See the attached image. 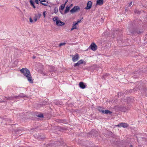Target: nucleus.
I'll use <instances>...</instances> for the list:
<instances>
[{
  "instance_id": "f257e3e1",
  "label": "nucleus",
  "mask_w": 147,
  "mask_h": 147,
  "mask_svg": "<svg viewBox=\"0 0 147 147\" xmlns=\"http://www.w3.org/2000/svg\"><path fill=\"white\" fill-rule=\"evenodd\" d=\"M128 30L132 35H137L142 33L143 30L142 29L135 28L132 24H130L127 28Z\"/></svg>"
},
{
  "instance_id": "f03ea898",
  "label": "nucleus",
  "mask_w": 147,
  "mask_h": 147,
  "mask_svg": "<svg viewBox=\"0 0 147 147\" xmlns=\"http://www.w3.org/2000/svg\"><path fill=\"white\" fill-rule=\"evenodd\" d=\"M20 71L27 78L28 80L30 83H33V82L32 79L30 71L28 69L26 68H23L20 69Z\"/></svg>"
},
{
  "instance_id": "7ed1b4c3",
  "label": "nucleus",
  "mask_w": 147,
  "mask_h": 147,
  "mask_svg": "<svg viewBox=\"0 0 147 147\" xmlns=\"http://www.w3.org/2000/svg\"><path fill=\"white\" fill-rule=\"evenodd\" d=\"M121 105L119 107V110L122 111L123 112H126L128 109H129V108L128 107H127L126 106L125 103H124L123 101H121V103H120Z\"/></svg>"
},
{
  "instance_id": "20e7f679",
  "label": "nucleus",
  "mask_w": 147,
  "mask_h": 147,
  "mask_svg": "<svg viewBox=\"0 0 147 147\" xmlns=\"http://www.w3.org/2000/svg\"><path fill=\"white\" fill-rule=\"evenodd\" d=\"M133 98L132 97H128L126 99H124L122 100V101L125 104H128L129 105H130L133 101Z\"/></svg>"
},
{
  "instance_id": "39448f33",
  "label": "nucleus",
  "mask_w": 147,
  "mask_h": 147,
  "mask_svg": "<svg viewBox=\"0 0 147 147\" xmlns=\"http://www.w3.org/2000/svg\"><path fill=\"white\" fill-rule=\"evenodd\" d=\"M98 135V131L95 130L93 129L89 132L87 134L88 137H90V136H92L93 135V136L96 137Z\"/></svg>"
},
{
  "instance_id": "423d86ee",
  "label": "nucleus",
  "mask_w": 147,
  "mask_h": 147,
  "mask_svg": "<svg viewBox=\"0 0 147 147\" xmlns=\"http://www.w3.org/2000/svg\"><path fill=\"white\" fill-rule=\"evenodd\" d=\"M80 9V7L78 6H75L74 7L71 9L70 12L71 13H74L75 12L79 11Z\"/></svg>"
},
{
  "instance_id": "0eeeda50",
  "label": "nucleus",
  "mask_w": 147,
  "mask_h": 147,
  "mask_svg": "<svg viewBox=\"0 0 147 147\" xmlns=\"http://www.w3.org/2000/svg\"><path fill=\"white\" fill-rule=\"evenodd\" d=\"M91 50L93 51H96L97 49V46L96 44L94 42L92 43L90 46Z\"/></svg>"
},
{
  "instance_id": "6e6552de",
  "label": "nucleus",
  "mask_w": 147,
  "mask_h": 147,
  "mask_svg": "<svg viewBox=\"0 0 147 147\" xmlns=\"http://www.w3.org/2000/svg\"><path fill=\"white\" fill-rule=\"evenodd\" d=\"M118 127H123L124 128L127 127L128 126V125L127 123H121L117 125Z\"/></svg>"
},
{
  "instance_id": "1a4fd4ad",
  "label": "nucleus",
  "mask_w": 147,
  "mask_h": 147,
  "mask_svg": "<svg viewBox=\"0 0 147 147\" xmlns=\"http://www.w3.org/2000/svg\"><path fill=\"white\" fill-rule=\"evenodd\" d=\"M92 2L91 1H88L87 3L86 7L85 8L86 9H89L92 7Z\"/></svg>"
},
{
  "instance_id": "9d476101",
  "label": "nucleus",
  "mask_w": 147,
  "mask_h": 147,
  "mask_svg": "<svg viewBox=\"0 0 147 147\" xmlns=\"http://www.w3.org/2000/svg\"><path fill=\"white\" fill-rule=\"evenodd\" d=\"M79 55L78 53H76L75 56H73L72 58V61L75 62L78 60L79 58Z\"/></svg>"
},
{
  "instance_id": "9b49d317",
  "label": "nucleus",
  "mask_w": 147,
  "mask_h": 147,
  "mask_svg": "<svg viewBox=\"0 0 147 147\" xmlns=\"http://www.w3.org/2000/svg\"><path fill=\"white\" fill-rule=\"evenodd\" d=\"M79 86L82 89H84L86 87V85L83 82H80L79 84Z\"/></svg>"
},
{
  "instance_id": "f8f14e48",
  "label": "nucleus",
  "mask_w": 147,
  "mask_h": 147,
  "mask_svg": "<svg viewBox=\"0 0 147 147\" xmlns=\"http://www.w3.org/2000/svg\"><path fill=\"white\" fill-rule=\"evenodd\" d=\"M56 25L58 26H62L65 24V23L61 22L60 20L56 22Z\"/></svg>"
},
{
  "instance_id": "ddd939ff",
  "label": "nucleus",
  "mask_w": 147,
  "mask_h": 147,
  "mask_svg": "<svg viewBox=\"0 0 147 147\" xmlns=\"http://www.w3.org/2000/svg\"><path fill=\"white\" fill-rule=\"evenodd\" d=\"M36 136L37 138L40 140H43L45 138V136L43 134L39 135L38 136L36 135ZM35 137H36V136Z\"/></svg>"
},
{
  "instance_id": "4468645a",
  "label": "nucleus",
  "mask_w": 147,
  "mask_h": 147,
  "mask_svg": "<svg viewBox=\"0 0 147 147\" xmlns=\"http://www.w3.org/2000/svg\"><path fill=\"white\" fill-rule=\"evenodd\" d=\"M56 143H50L47 144L46 147H56L57 145Z\"/></svg>"
},
{
  "instance_id": "2eb2a0df",
  "label": "nucleus",
  "mask_w": 147,
  "mask_h": 147,
  "mask_svg": "<svg viewBox=\"0 0 147 147\" xmlns=\"http://www.w3.org/2000/svg\"><path fill=\"white\" fill-rule=\"evenodd\" d=\"M11 120L7 118L4 119H2V123L3 122L4 123H9Z\"/></svg>"
},
{
  "instance_id": "dca6fc26",
  "label": "nucleus",
  "mask_w": 147,
  "mask_h": 147,
  "mask_svg": "<svg viewBox=\"0 0 147 147\" xmlns=\"http://www.w3.org/2000/svg\"><path fill=\"white\" fill-rule=\"evenodd\" d=\"M103 3V0H97L96 1V5H102Z\"/></svg>"
},
{
  "instance_id": "f3484780",
  "label": "nucleus",
  "mask_w": 147,
  "mask_h": 147,
  "mask_svg": "<svg viewBox=\"0 0 147 147\" xmlns=\"http://www.w3.org/2000/svg\"><path fill=\"white\" fill-rule=\"evenodd\" d=\"M73 24L72 28L71 29V30L72 31L74 29L77 28L76 25H77V24L75 23V22H73Z\"/></svg>"
},
{
  "instance_id": "a211bd4d",
  "label": "nucleus",
  "mask_w": 147,
  "mask_h": 147,
  "mask_svg": "<svg viewBox=\"0 0 147 147\" xmlns=\"http://www.w3.org/2000/svg\"><path fill=\"white\" fill-rule=\"evenodd\" d=\"M69 7H68V6H67L66 7V9L64 13V14H65V13H67L69 11ZM60 11L61 13H62H62V12L60 10Z\"/></svg>"
},
{
  "instance_id": "6ab92c4d",
  "label": "nucleus",
  "mask_w": 147,
  "mask_h": 147,
  "mask_svg": "<svg viewBox=\"0 0 147 147\" xmlns=\"http://www.w3.org/2000/svg\"><path fill=\"white\" fill-rule=\"evenodd\" d=\"M112 113V112L110 111L109 110H104V112H103L102 113L103 114H111Z\"/></svg>"
},
{
  "instance_id": "aec40b11",
  "label": "nucleus",
  "mask_w": 147,
  "mask_h": 147,
  "mask_svg": "<svg viewBox=\"0 0 147 147\" xmlns=\"http://www.w3.org/2000/svg\"><path fill=\"white\" fill-rule=\"evenodd\" d=\"M30 3L31 5L32 6V7L34 8H36L35 6L34 5V2L32 0H30Z\"/></svg>"
},
{
  "instance_id": "412c9836",
  "label": "nucleus",
  "mask_w": 147,
  "mask_h": 147,
  "mask_svg": "<svg viewBox=\"0 0 147 147\" xmlns=\"http://www.w3.org/2000/svg\"><path fill=\"white\" fill-rule=\"evenodd\" d=\"M39 1H40V4L44 6H47L48 5L46 4L43 3L42 2H46V0H38Z\"/></svg>"
},
{
  "instance_id": "4be33fe9",
  "label": "nucleus",
  "mask_w": 147,
  "mask_h": 147,
  "mask_svg": "<svg viewBox=\"0 0 147 147\" xmlns=\"http://www.w3.org/2000/svg\"><path fill=\"white\" fill-rule=\"evenodd\" d=\"M5 97L7 100H13L14 99V97L13 96H11L10 97L6 96Z\"/></svg>"
},
{
  "instance_id": "5701e85b",
  "label": "nucleus",
  "mask_w": 147,
  "mask_h": 147,
  "mask_svg": "<svg viewBox=\"0 0 147 147\" xmlns=\"http://www.w3.org/2000/svg\"><path fill=\"white\" fill-rule=\"evenodd\" d=\"M18 96H20L21 98H23V97L28 98V97L26 95H24V94L22 93V94H19L18 95Z\"/></svg>"
},
{
  "instance_id": "b1692460",
  "label": "nucleus",
  "mask_w": 147,
  "mask_h": 147,
  "mask_svg": "<svg viewBox=\"0 0 147 147\" xmlns=\"http://www.w3.org/2000/svg\"><path fill=\"white\" fill-rule=\"evenodd\" d=\"M98 111L101 112L102 113L103 112H104V110H103L102 108L100 107H98Z\"/></svg>"
},
{
  "instance_id": "393cba45",
  "label": "nucleus",
  "mask_w": 147,
  "mask_h": 147,
  "mask_svg": "<svg viewBox=\"0 0 147 147\" xmlns=\"http://www.w3.org/2000/svg\"><path fill=\"white\" fill-rule=\"evenodd\" d=\"M65 4H62L61 5V9L60 10H63L64 8Z\"/></svg>"
},
{
  "instance_id": "a878e982",
  "label": "nucleus",
  "mask_w": 147,
  "mask_h": 147,
  "mask_svg": "<svg viewBox=\"0 0 147 147\" xmlns=\"http://www.w3.org/2000/svg\"><path fill=\"white\" fill-rule=\"evenodd\" d=\"M37 116L38 117L40 118H43L44 117L42 113L38 114L37 115Z\"/></svg>"
},
{
  "instance_id": "bb28decb",
  "label": "nucleus",
  "mask_w": 147,
  "mask_h": 147,
  "mask_svg": "<svg viewBox=\"0 0 147 147\" xmlns=\"http://www.w3.org/2000/svg\"><path fill=\"white\" fill-rule=\"evenodd\" d=\"M58 19V18L57 17H55L53 18V20L54 21H55L56 22L57 21H58V20H59Z\"/></svg>"
},
{
  "instance_id": "cd10ccee",
  "label": "nucleus",
  "mask_w": 147,
  "mask_h": 147,
  "mask_svg": "<svg viewBox=\"0 0 147 147\" xmlns=\"http://www.w3.org/2000/svg\"><path fill=\"white\" fill-rule=\"evenodd\" d=\"M54 13H57L58 12V9L57 7H55L54 9Z\"/></svg>"
},
{
  "instance_id": "c85d7f7f",
  "label": "nucleus",
  "mask_w": 147,
  "mask_h": 147,
  "mask_svg": "<svg viewBox=\"0 0 147 147\" xmlns=\"http://www.w3.org/2000/svg\"><path fill=\"white\" fill-rule=\"evenodd\" d=\"M78 62L80 65L83 63L84 62V60L82 59H81Z\"/></svg>"
},
{
  "instance_id": "c756f323",
  "label": "nucleus",
  "mask_w": 147,
  "mask_h": 147,
  "mask_svg": "<svg viewBox=\"0 0 147 147\" xmlns=\"http://www.w3.org/2000/svg\"><path fill=\"white\" fill-rule=\"evenodd\" d=\"M134 12L135 13H137L138 14H140V12L137 9H135L134 11Z\"/></svg>"
},
{
  "instance_id": "7c9ffc66",
  "label": "nucleus",
  "mask_w": 147,
  "mask_h": 147,
  "mask_svg": "<svg viewBox=\"0 0 147 147\" xmlns=\"http://www.w3.org/2000/svg\"><path fill=\"white\" fill-rule=\"evenodd\" d=\"M66 43L65 42L60 43L59 45V47H61L63 45H65Z\"/></svg>"
},
{
  "instance_id": "2f4dec72",
  "label": "nucleus",
  "mask_w": 147,
  "mask_h": 147,
  "mask_svg": "<svg viewBox=\"0 0 147 147\" xmlns=\"http://www.w3.org/2000/svg\"><path fill=\"white\" fill-rule=\"evenodd\" d=\"M80 64H79V63L78 62L76 63H75L74 65V67H76V66H78Z\"/></svg>"
},
{
  "instance_id": "473e14b6",
  "label": "nucleus",
  "mask_w": 147,
  "mask_h": 147,
  "mask_svg": "<svg viewBox=\"0 0 147 147\" xmlns=\"http://www.w3.org/2000/svg\"><path fill=\"white\" fill-rule=\"evenodd\" d=\"M140 88L139 87V88H135L134 89H132V90H131V92H132V91H135V90H140Z\"/></svg>"
},
{
  "instance_id": "72a5a7b5",
  "label": "nucleus",
  "mask_w": 147,
  "mask_h": 147,
  "mask_svg": "<svg viewBox=\"0 0 147 147\" xmlns=\"http://www.w3.org/2000/svg\"><path fill=\"white\" fill-rule=\"evenodd\" d=\"M62 104V103L61 102H57L55 103V104L57 105H61Z\"/></svg>"
},
{
  "instance_id": "f704fd0d",
  "label": "nucleus",
  "mask_w": 147,
  "mask_h": 147,
  "mask_svg": "<svg viewBox=\"0 0 147 147\" xmlns=\"http://www.w3.org/2000/svg\"><path fill=\"white\" fill-rule=\"evenodd\" d=\"M47 14V12L46 11H45L43 12V15L44 17H45L46 14Z\"/></svg>"
},
{
  "instance_id": "c9c22d12",
  "label": "nucleus",
  "mask_w": 147,
  "mask_h": 147,
  "mask_svg": "<svg viewBox=\"0 0 147 147\" xmlns=\"http://www.w3.org/2000/svg\"><path fill=\"white\" fill-rule=\"evenodd\" d=\"M81 22V20H79L78 19V20L77 21V22H75V23L77 24H78V23L80 22Z\"/></svg>"
},
{
  "instance_id": "e433bc0d",
  "label": "nucleus",
  "mask_w": 147,
  "mask_h": 147,
  "mask_svg": "<svg viewBox=\"0 0 147 147\" xmlns=\"http://www.w3.org/2000/svg\"><path fill=\"white\" fill-rule=\"evenodd\" d=\"M41 16V14H40L39 13L37 16H38V18H40V17Z\"/></svg>"
},
{
  "instance_id": "4c0bfd02",
  "label": "nucleus",
  "mask_w": 147,
  "mask_h": 147,
  "mask_svg": "<svg viewBox=\"0 0 147 147\" xmlns=\"http://www.w3.org/2000/svg\"><path fill=\"white\" fill-rule=\"evenodd\" d=\"M30 22H33V20L31 18H30Z\"/></svg>"
},
{
  "instance_id": "58836bf2",
  "label": "nucleus",
  "mask_w": 147,
  "mask_h": 147,
  "mask_svg": "<svg viewBox=\"0 0 147 147\" xmlns=\"http://www.w3.org/2000/svg\"><path fill=\"white\" fill-rule=\"evenodd\" d=\"M36 18L34 19V21L35 22H36L37 20V18H38V16H35Z\"/></svg>"
},
{
  "instance_id": "ea45409f",
  "label": "nucleus",
  "mask_w": 147,
  "mask_h": 147,
  "mask_svg": "<svg viewBox=\"0 0 147 147\" xmlns=\"http://www.w3.org/2000/svg\"><path fill=\"white\" fill-rule=\"evenodd\" d=\"M21 130L20 129H17L15 131L16 133H17V132H19V131H20Z\"/></svg>"
},
{
  "instance_id": "a19ab883",
  "label": "nucleus",
  "mask_w": 147,
  "mask_h": 147,
  "mask_svg": "<svg viewBox=\"0 0 147 147\" xmlns=\"http://www.w3.org/2000/svg\"><path fill=\"white\" fill-rule=\"evenodd\" d=\"M35 2L37 4H39V2L38 1V0H35Z\"/></svg>"
},
{
  "instance_id": "79ce46f5",
  "label": "nucleus",
  "mask_w": 147,
  "mask_h": 147,
  "mask_svg": "<svg viewBox=\"0 0 147 147\" xmlns=\"http://www.w3.org/2000/svg\"><path fill=\"white\" fill-rule=\"evenodd\" d=\"M13 96L14 97V98H17L18 97H19V96Z\"/></svg>"
},
{
  "instance_id": "37998d69",
  "label": "nucleus",
  "mask_w": 147,
  "mask_h": 147,
  "mask_svg": "<svg viewBox=\"0 0 147 147\" xmlns=\"http://www.w3.org/2000/svg\"><path fill=\"white\" fill-rule=\"evenodd\" d=\"M132 2H130L129 4V6L130 7L132 4Z\"/></svg>"
},
{
  "instance_id": "c03bdc74",
  "label": "nucleus",
  "mask_w": 147,
  "mask_h": 147,
  "mask_svg": "<svg viewBox=\"0 0 147 147\" xmlns=\"http://www.w3.org/2000/svg\"><path fill=\"white\" fill-rule=\"evenodd\" d=\"M6 102V101L2 100V101H0V102Z\"/></svg>"
},
{
  "instance_id": "a18cd8bd",
  "label": "nucleus",
  "mask_w": 147,
  "mask_h": 147,
  "mask_svg": "<svg viewBox=\"0 0 147 147\" xmlns=\"http://www.w3.org/2000/svg\"><path fill=\"white\" fill-rule=\"evenodd\" d=\"M109 134L110 135H111L112 134H113V133L111 131H110V132H109Z\"/></svg>"
},
{
  "instance_id": "49530a36",
  "label": "nucleus",
  "mask_w": 147,
  "mask_h": 147,
  "mask_svg": "<svg viewBox=\"0 0 147 147\" xmlns=\"http://www.w3.org/2000/svg\"><path fill=\"white\" fill-rule=\"evenodd\" d=\"M109 134L110 135H111L112 134H113V133L111 131H110V132H109Z\"/></svg>"
},
{
  "instance_id": "de8ad7c7",
  "label": "nucleus",
  "mask_w": 147,
  "mask_h": 147,
  "mask_svg": "<svg viewBox=\"0 0 147 147\" xmlns=\"http://www.w3.org/2000/svg\"><path fill=\"white\" fill-rule=\"evenodd\" d=\"M32 58L33 59H34L36 58V57L35 56H33V57H32Z\"/></svg>"
},
{
  "instance_id": "09e8293b",
  "label": "nucleus",
  "mask_w": 147,
  "mask_h": 147,
  "mask_svg": "<svg viewBox=\"0 0 147 147\" xmlns=\"http://www.w3.org/2000/svg\"><path fill=\"white\" fill-rule=\"evenodd\" d=\"M68 1V0H66V1L65 4H66Z\"/></svg>"
},
{
  "instance_id": "8fccbe9b",
  "label": "nucleus",
  "mask_w": 147,
  "mask_h": 147,
  "mask_svg": "<svg viewBox=\"0 0 147 147\" xmlns=\"http://www.w3.org/2000/svg\"><path fill=\"white\" fill-rule=\"evenodd\" d=\"M130 147H133V146L131 144L130 145Z\"/></svg>"
},
{
  "instance_id": "3c124183",
  "label": "nucleus",
  "mask_w": 147,
  "mask_h": 147,
  "mask_svg": "<svg viewBox=\"0 0 147 147\" xmlns=\"http://www.w3.org/2000/svg\"><path fill=\"white\" fill-rule=\"evenodd\" d=\"M121 92H119V93H118V95H119V94H120V95H121Z\"/></svg>"
},
{
  "instance_id": "603ef678",
  "label": "nucleus",
  "mask_w": 147,
  "mask_h": 147,
  "mask_svg": "<svg viewBox=\"0 0 147 147\" xmlns=\"http://www.w3.org/2000/svg\"><path fill=\"white\" fill-rule=\"evenodd\" d=\"M42 105H45V104H42Z\"/></svg>"
},
{
  "instance_id": "864d4df0",
  "label": "nucleus",
  "mask_w": 147,
  "mask_h": 147,
  "mask_svg": "<svg viewBox=\"0 0 147 147\" xmlns=\"http://www.w3.org/2000/svg\"><path fill=\"white\" fill-rule=\"evenodd\" d=\"M101 20H102V21H103V19L102 18H101Z\"/></svg>"
},
{
  "instance_id": "5fc2aeb1",
  "label": "nucleus",
  "mask_w": 147,
  "mask_h": 147,
  "mask_svg": "<svg viewBox=\"0 0 147 147\" xmlns=\"http://www.w3.org/2000/svg\"><path fill=\"white\" fill-rule=\"evenodd\" d=\"M86 64V62H85L84 63V64Z\"/></svg>"
},
{
  "instance_id": "6e6d98bb",
  "label": "nucleus",
  "mask_w": 147,
  "mask_h": 147,
  "mask_svg": "<svg viewBox=\"0 0 147 147\" xmlns=\"http://www.w3.org/2000/svg\"><path fill=\"white\" fill-rule=\"evenodd\" d=\"M33 129H31V131Z\"/></svg>"
}]
</instances>
